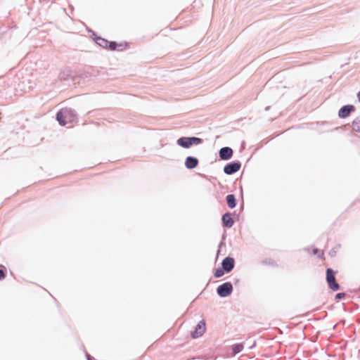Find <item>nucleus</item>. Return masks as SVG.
Segmentation results:
<instances>
[{
  "label": "nucleus",
  "instance_id": "1",
  "mask_svg": "<svg viewBox=\"0 0 360 360\" xmlns=\"http://www.w3.org/2000/svg\"><path fill=\"white\" fill-rule=\"evenodd\" d=\"M203 143V139L196 136H181L176 141V143L181 148H189L193 145H200Z\"/></svg>",
  "mask_w": 360,
  "mask_h": 360
},
{
  "label": "nucleus",
  "instance_id": "2",
  "mask_svg": "<svg viewBox=\"0 0 360 360\" xmlns=\"http://www.w3.org/2000/svg\"><path fill=\"white\" fill-rule=\"evenodd\" d=\"M326 273V282L328 283V288L332 291L339 290L340 288V286L335 279V275H336L337 272L331 268H327Z\"/></svg>",
  "mask_w": 360,
  "mask_h": 360
},
{
  "label": "nucleus",
  "instance_id": "3",
  "mask_svg": "<svg viewBox=\"0 0 360 360\" xmlns=\"http://www.w3.org/2000/svg\"><path fill=\"white\" fill-rule=\"evenodd\" d=\"M233 288L231 282H225L217 288V295L222 298L227 297L233 292Z\"/></svg>",
  "mask_w": 360,
  "mask_h": 360
},
{
  "label": "nucleus",
  "instance_id": "4",
  "mask_svg": "<svg viewBox=\"0 0 360 360\" xmlns=\"http://www.w3.org/2000/svg\"><path fill=\"white\" fill-rule=\"evenodd\" d=\"M241 162L239 160H234L225 165L224 172L227 175H232L240 170Z\"/></svg>",
  "mask_w": 360,
  "mask_h": 360
},
{
  "label": "nucleus",
  "instance_id": "5",
  "mask_svg": "<svg viewBox=\"0 0 360 360\" xmlns=\"http://www.w3.org/2000/svg\"><path fill=\"white\" fill-rule=\"evenodd\" d=\"M206 330V324L204 320L200 321L195 326L194 330L191 333V338L196 339L201 337Z\"/></svg>",
  "mask_w": 360,
  "mask_h": 360
},
{
  "label": "nucleus",
  "instance_id": "6",
  "mask_svg": "<svg viewBox=\"0 0 360 360\" xmlns=\"http://www.w3.org/2000/svg\"><path fill=\"white\" fill-rule=\"evenodd\" d=\"M221 267L226 271L230 273L235 267V259L231 257H226L221 262Z\"/></svg>",
  "mask_w": 360,
  "mask_h": 360
},
{
  "label": "nucleus",
  "instance_id": "7",
  "mask_svg": "<svg viewBox=\"0 0 360 360\" xmlns=\"http://www.w3.org/2000/svg\"><path fill=\"white\" fill-rule=\"evenodd\" d=\"M233 155V150L229 146H224L219 150V157L221 160H229L231 159Z\"/></svg>",
  "mask_w": 360,
  "mask_h": 360
},
{
  "label": "nucleus",
  "instance_id": "8",
  "mask_svg": "<svg viewBox=\"0 0 360 360\" xmlns=\"http://www.w3.org/2000/svg\"><path fill=\"white\" fill-rule=\"evenodd\" d=\"M355 110V106L353 105H345L341 107L338 111V116L340 118L347 117L352 112Z\"/></svg>",
  "mask_w": 360,
  "mask_h": 360
},
{
  "label": "nucleus",
  "instance_id": "9",
  "mask_svg": "<svg viewBox=\"0 0 360 360\" xmlns=\"http://www.w3.org/2000/svg\"><path fill=\"white\" fill-rule=\"evenodd\" d=\"M199 164V160L194 156H188L185 160V167L188 169H193L195 168Z\"/></svg>",
  "mask_w": 360,
  "mask_h": 360
},
{
  "label": "nucleus",
  "instance_id": "10",
  "mask_svg": "<svg viewBox=\"0 0 360 360\" xmlns=\"http://www.w3.org/2000/svg\"><path fill=\"white\" fill-rule=\"evenodd\" d=\"M222 226L224 228H231L234 224V220L230 212H226L221 217Z\"/></svg>",
  "mask_w": 360,
  "mask_h": 360
},
{
  "label": "nucleus",
  "instance_id": "11",
  "mask_svg": "<svg viewBox=\"0 0 360 360\" xmlns=\"http://www.w3.org/2000/svg\"><path fill=\"white\" fill-rule=\"evenodd\" d=\"M65 117H66L68 122H73L77 120L76 111L70 108H63Z\"/></svg>",
  "mask_w": 360,
  "mask_h": 360
},
{
  "label": "nucleus",
  "instance_id": "12",
  "mask_svg": "<svg viewBox=\"0 0 360 360\" xmlns=\"http://www.w3.org/2000/svg\"><path fill=\"white\" fill-rule=\"evenodd\" d=\"M56 120L58 122V123L60 126H65L66 124L68 123L67 119H66V117H65V113H64L63 108L60 110L56 113Z\"/></svg>",
  "mask_w": 360,
  "mask_h": 360
},
{
  "label": "nucleus",
  "instance_id": "13",
  "mask_svg": "<svg viewBox=\"0 0 360 360\" xmlns=\"http://www.w3.org/2000/svg\"><path fill=\"white\" fill-rule=\"evenodd\" d=\"M226 201L229 208L233 209L237 205V200L234 194H229L226 197Z\"/></svg>",
  "mask_w": 360,
  "mask_h": 360
},
{
  "label": "nucleus",
  "instance_id": "14",
  "mask_svg": "<svg viewBox=\"0 0 360 360\" xmlns=\"http://www.w3.org/2000/svg\"><path fill=\"white\" fill-rule=\"evenodd\" d=\"M93 40L95 43L99 46L105 49L107 46V44L108 43V40L100 37L96 36V38H93Z\"/></svg>",
  "mask_w": 360,
  "mask_h": 360
},
{
  "label": "nucleus",
  "instance_id": "15",
  "mask_svg": "<svg viewBox=\"0 0 360 360\" xmlns=\"http://www.w3.org/2000/svg\"><path fill=\"white\" fill-rule=\"evenodd\" d=\"M232 353L236 355L240 353L243 349V345L241 343H236L232 345Z\"/></svg>",
  "mask_w": 360,
  "mask_h": 360
},
{
  "label": "nucleus",
  "instance_id": "16",
  "mask_svg": "<svg viewBox=\"0 0 360 360\" xmlns=\"http://www.w3.org/2000/svg\"><path fill=\"white\" fill-rule=\"evenodd\" d=\"M352 129L356 132L360 133V119H355L352 123Z\"/></svg>",
  "mask_w": 360,
  "mask_h": 360
},
{
  "label": "nucleus",
  "instance_id": "17",
  "mask_svg": "<svg viewBox=\"0 0 360 360\" xmlns=\"http://www.w3.org/2000/svg\"><path fill=\"white\" fill-rule=\"evenodd\" d=\"M225 274H226V271H225V270L221 266V267H218L217 269H215L214 276L216 278H221Z\"/></svg>",
  "mask_w": 360,
  "mask_h": 360
},
{
  "label": "nucleus",
  "instance_id": "18",
  "mask_svg": "<svg viewBox=\"0 0 360 360\" xmlns=\"http://www.w3.org/2000/svg\"><path fill=\"white\" fill-rule=\"evenodd\" d=\"M110 51H115L117 49V44L115 41H108L106 48Z\"/></svg>",
  "mask_w": 360,
  "mask_h": 360
},
{
  "label": "nucleus",
  "instance_id": "19",
  "mask_svg": "<svg viewBox=\"0 0 360 360\" xmlns=\"http://www.w3.org/2000/svg\"><path fill=\"white\" fill-rule=\"evenodd\" d=\"M262 264L265 265L274 266L276 265V262L271 258H266L262 261Z\"/></svg>",
  "mask_w": 360,
  "mask_h": 360
},
{
  "label": "nucleus",
  "instance_id": "20",
  "mask_svg": "<svg viewBox=\"0 0 360 360\" xmlns=\"http://www.w3.org/2000/svg\"><path fill=\"white\" fill-rule=\"evenodd\" d=\"M70 73V70L64 71L63 72H61L59 75V77L60 79H65L66 76H69Z\"/></svg>",
  "mask_w": 360,
  "mask_h": 360
},
{
  "label": "nucleus",
  "instance_id": "21",
  "mask_svg": "<svg viewBox=\"0 0 360 360\" xmlns=\"http://www.w3.org/2000/svg\"><path fill=\"white\" fill-rule=\"evenodd\" d=\"M345 296H346L345 292H338L335 295V298L336 300H342V299L345 298Z\"/></svg>",
  "mask_w": 360,
  "mask_h": 360
},
{
  "label": "nucleus",
  "instance_id": "22",
  "mask_svg": "<svg viewBox=\"0 0 360 360\" xmlns=\"http://www.w3.org/2000/svg\"><path fill=\"white\" fill-rule=\"evenodd\" d=\"M312 252L314 255H317L318 253H319V255H318L319 257H322L323 256V252H321L319 249L318 248H314Z\"/></svg>",
  "mask_w": 360,
  "mask_h": 360
},
{
  "label": "nucleus",
  "instance_id": "23",
  "mask_svg": "<svg viewBox=\"0 0 360 360\" xmlns=\"http://www.w3.org/2000/svg\"><path fill=\"white\" fill-rule=\"evenodd\" d=\"M6 271L4 269H0V281L6 277Z\"/></svg>",
  "mask_w": 360,
  "mask_h": 360
},
{
  "label": "nucleus",
  "instance_id": "24",
  "mask_svg": "<svg viewBox=\"0 0 360 360\" xmlns=\"http://www.w3.org/2000/svg\"><path fill=\"white\" fill-rule=\"evenodd\" d=\"M88 32H91L92 34H91V38H96V36H98L96 32H94L93 30H91V29H88Z\"/></svg>",
  "mask_w": 360,
  "mask_h": 360
},
{
  "label": "nucleus",
  "instance_id": "25",
  "mask_svg": "<svg viewBox=\"0 0 360 360\" xmlns=\"http://www.w3.org/2000/svg\"><path fill=\"white\" fill-rule=\"evenodd\" d=\"M86 360H93V357L91 356L88 353H86L85 354Z\"/></svg>",
  "mask_w": 360,
  "mask_h": 360
},
{
  "label": "nucleus",
  "instance_id": "26",
  "mask_svg": "<svg viewBox=\"0 0 360 360\" xmlns=\"http://www.w3.org/2000/svg\"><path fill=\"white\" fill-rule=\"evenodd\" d=\"M123 49H124V46H123V45L122 44H120L119 45L117 44V49L122 51V50H123Z\"/></svg>",
  "mask_w": 360,
  "mask_h": 360
},
{
  "label": "nucleus",
  "instance_id": "27",
  "mask_svg": "<svg viewBox=\"0 0 360 360\" xmlns=\"http://www.w3.org/2000/svg\"><path fill=\"white\" fill-rule=\"evenodd\" d=\"M234 284L236 285L237 283H238L240 282V279L236 278H234Z\"/></svg>",
  "mask_w": 360,
  "mask_h": 360
},
{
  "label": "nucleus",
  "instance_id": "28",
  "mask_svg": "<svg viewBox=\"0 0 360 360\" xmlns=\"http://www.w3.org/2000/svg\"><path fill=\"white\" fill-rule=\"evenodd\" d=\"M357 98H358V100H359V101L360 103V91L357 94Z\"/></svg>",
  "mask_w": 360,
  "mask_h": 360
},
{
  "label": "nucleus",
  "instance_id": "29",
  "mask_svg": "<svg viewBox=\"0 0 360 360\" xmlns=\"http://www.w3.org/2000/svg\"><path fill=\"white\" fill-rule=\"evenodd\" d=\"M269 108H270V107H269V106H267V107H266V108H265V110H269Z\"/></svg>",
  "mask_w": 360,
  "mask_h": 360
}]
</instances>
